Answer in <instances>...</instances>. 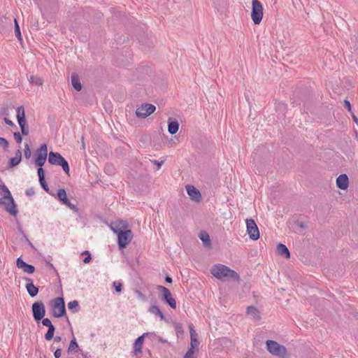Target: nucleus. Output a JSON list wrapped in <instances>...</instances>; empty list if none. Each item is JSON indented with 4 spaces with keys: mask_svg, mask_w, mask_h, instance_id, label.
<instances>
[{
    "mask_svg": "<svg viewBox=\"0 0 358 358\" xmlns=\"http://www.w3.org/2000/svg\"><path fill=\"white\" fill-rule=\"evenodd\" d=\"M189 328L190 339H191V342H190L191 348L189 349L194 350V348L195 347H197L199 344V342L197 339L198 335H197L196 331L194 330L192 324H190L189 326Z\"/></svg>",
    "mask_w": 358,
    "mask_h": 358,
    "instance_id": "a211bd4d",
    "label": "nucleus"
},
{
    "mask_svg": "<svg viewBox=\"0 0 358 358\" xmlns=\"http://www.w3.org/2000/svg\"><path fill=\"white\" fill-rule=\"evenodd\" d=\"M67 358H73V357H67Z\"/></svg>",
    "mask_w": 358,
    "mask_h": 358,
    "instance_id": "774afa93",
    "label": "nucleus"
},
{
    "mask_svg": "<svg viewBox=\"0 0 358 358\" xmlns=\"http://www.w3.org/2000/svg\"><path fill=\"white\" fill-rule=\"evenodd\" d=\"M48 155V157H62V155L59 152L52 151H50Z\"/></svg>",
    "mask_w": 358,
    "mask_h": 358,
    "instance_id": "de8ad7c7",
    "label": "nucleus"
},
{
    "mask_svg": "<svg viewBox=\"0 0 358 358\" xmlns=\"http://www.w3.org/2000/svg\"><path fill=\"white\" fill-rule=\"evenodd\" d=\"M336 186L338 188L345 190L349 186V179L346 174H341L336 178Z\"/></svg>",
    "mask_w": 358,
    "mask_h": 358,
    "instance_id": "f3484780",
    "label": "nucleus"
},
{
    "mask_svg": "<svg viewBox=\"0 0 358 358\" xmlns=\"http://www.w3.org/2000/svg\"><path fill=\"white\" fill-rule=\"evenodd\" d=\"M81 140H82L83 147H84V138L82 137Z\"/></svg>",
    "mask_w": 358,
    "mask_h": 358,
    "instance_id": "338daca9",
    "label": "nucleus"
},
{
    "mask_svg": "<svg viewBox=\"0 0 358 358\" xmlns=\"http://www.w3.org/2000/svg\"><path fill=\"white\" fill-rule=\"evenodd\" d=\"M39 182L41 185V187L47 192H49V187H48V185H47L45 180V178L43 180H39Z\"/></svg>",
    "mask_w": 358,
    "mask_h": 358,
    "instance_id": "58836bf2",
    "label": "nucleus"
},
{
    "mask_svg": "<svg viewBox=\"0 0 358 358\" xmlns=\"http://www.w3.org/2000/svg\"><path fill=\"white\" fill-rule=\"evenodd\" d=\"M90 254L89 251L87 250H85V252H83V255H87Z\"/></svg>",
    "mask_w": 358,
    "mask_h": 358,
    "instance_id": "0e129e2a",
    "label": "nucleus"
},
{
    "mask_svg": "<svg viewBox=\"0 0 358 358\" xmlns=\"http://www.w3.org/2000/svg\"><path fill=\"white\" fill-rule=\"evenodd\" d=\"M48 162L52 165L61 166L66 173L69 172V166L65 158H48Z\"/></svg>",
    "mask_w": 358,
    "mask_h": 358,
    "instance_id": "ddd939ff",
    "label": "nucleus"
},
{
    "mask_svg": "<svg viewBox=\"0 0 358 358\" xmlns=\"http://www.w3.org/2000/svg\"><path fill=\"white\" fill-rule=\"evenodd\" d=\"M22 236H23V238L25 239L26 241L29 240L25 234H24Z\"/></svg>",
    "mask_w": 358,
    "mask_h": 358,
    "instance_id": "680f3d73",
    "label": "nucleus"
},
{
    "mask_svg": "<svg viewBox=\"0 0 358 358\" xmlns=\"http://www.w3.org/2000/svg\"><path fill=\"white\" fill-rule=\"evenodd\" d=\"M35 194L34 188L31 187L26 190V194L29 196H31Z\"/></svg>",
    "mask_w": 358,
    "mask_h": 358,
    "instance_id": "49530a36",
    "label": "nucleus"
},
{
    "mask_svg": "<svg viewBox=\"0 0 358 358\" xmlns=\"http://www.w3.org/2000/svg\"><path fill=\"white\" fill-rule=\"evenodd\" d=\"M4 121L8 125H10V126L14 125L13 122L11 120H8V118H4Z\"/></svg>",
    "mask_w": 358,
    "mask_h": 358,
    "instance_id": "603ef678",
    "label": "nucleus"
},
{
    "mask_svg": "<svg viewBox=\"0 0 358 358\" xmlns=\"http://www.w3.org/2000/svg\"><path fill=\"white\" fill-rule=\"evenodd\" d=\"M157 290L161 292L162 299L168 304L171 308H176V301L175 299L172 296L170 290L162 285H158L157 287Z\"/></svg>",
    "mask_w": 358,
    "mask_h": 358,
    "instance_id": "6e6552de",
    "label": "nucleus"
},
{
    "mask_svg": "<svg viewBox=\"0 0 358 358\" xmlns=\"http://www.w3.org/2000/svg\"><path fill=\"white\" fill-rule=\"evenodd\" d=\"M30 83H31L32 85H38V86H41L43 85V80L40 77H35V76H30L29 79Z\"/></svg>",
    "mask_w": 358,
    "mask_h": 358,
    "instance_id": "7c9ffc66",
    "label": "nucleus"
},
{
    "mask_svg": "<svg viewBox=\"0 0 358 358\" xmlns=\"http://www.w3.org/2000/svg\"><path fill=\"white\" fill-rule=\"evenodd\" d=\"M45 264H46V266H48L50 267L51 268H52L53 270H55V267H54L53 264H51L50 262L46 261V262H45Z\"/></svg>",
    "mask_w": 358,
    "mask_h": 358,
    "instance_id": "5fc2aeb1",
    "label": "nucleus"
},
{
    "mask_svg": "<svg viewBox=\"0 0 358 358\" xmlns=\"http://www.w3.org/2000/svg\"><path fill=\"white\" fill-rule=\"evenodd\" d=\"M297 225H298L299 227H302V228L305 227V226H304V224H303V223H302V222H298V223H297Z\"/></svg>",
    "mask_w": 358,
    "mask_h": 358,
    "instance_id": "bf43d9fd",
    "label": "nucleus"
},
{
    "mask_svg": "<svg viewBox=\"0 0 358 358\" xmlns=\"http://www.w3.org/2000/svg\"><path fill=\"white\" fill-rule=\"evenodd\" d=\"M0 189L4 192L3 197L0 198V204L4 205L5 210L10 215L15 216L17 210L10 192L4 184L0 185Z\"/></svg>",
    "mask_w": 358,
    "mask_h": 358,
    "instance_id": "f03ea898",
    "label": "nucleus"
},
{
    "mask_svg": "<svg viewBox=\"0 0 358 358\" xmlns=\"http://www.w3.org/2000/svg\"><path fill=\"white\" fill-rule=\"evenodd\" d=\"M22 158H10L8 162V169H13L21 162Z\"/></svg>",
    "mask_w": 358,
    "mask_h": 358,
    "instance_id": "2f4dec72",
    "label": "nucleus"
},
{
    "mask_svg": "<svg viewBox=\"0 0 358 358\" xmlns=\"http://www.w3.org/2000/svg\"><path fill=\"white\" fill-rule=\"evenodd\" d=\"M277 252L278 255L283 256L287 259L290 258V252L287 247L282 243H279L277 245Z\"/></svg>",
    "mask_w": 358,
    "mask_h": 358,
    "instance_id": "412c9836",
    "label": "nucleus"
},
{
    "mask_svg": "<svg viewBox=\"0 0 358 358\" xmlns=\"http://www.w3.org/2000/svg\"><path fill=\"white\" fill-rule=\"evenodd\" d=\"M15 35L19 41H22V36L21 32L20 29V26L17 23V21L16 19H15Z\"/></svg>",
    "mask_w": 358,
    "mask_h": 358,
    "instance_id": "473e14b6",
    "label": "nucleus"
},
{
    "mask_svg": "<svg viewBox=\"0 0 358 358\" xmlns=\"http://www.w3.org/2000/svg\"><path fill=\"white\" fill-rule=\"evenodd\" d=\"M71 84L76 90H77V91L81 90L82 85L80 82L78 77L76 75L71 76Z\"/></svg>",
    "mask_w": 358,
    "mask_h": 358,
    "instance_id": "bb28decb",
    "label": "nucleus"
},
{
    "mask_svg": "<svg viewBox=\"0 0 358 358\" xmlns=\"http://www.w3.org/2000/svg\"><path fill=\"white\" fill-rule=\"evenodd\" d=\"M210 273L217 279L225 282L229 280L239 281L240 275L229 267L222 264H215L210 268Z\"/></svg>",
    "mask_w": 358,
    "mask_h": 358,
    "instance_id": "f257e3e1",
    "label": "nucleus"
},
{
    "mask_svg": "<svg viewBox=\"0 0 358 358\" xmlns=\"http://www.w3.org/2000/svg\"><path fill=\"white\" fill-rule=\"evenodd\" d=\"M66 206H68L70 209L73 210L74 212H78L79 209L76 205L71 203L69 201L65 203Z\"/></svg>",
    "mask_w": 358,
    "mask_h": 358,
    "instance_id": "4c0bfd02",
    "label": "nucleus"
},
{
    "mask_svg": "<svg viewBox=\"0 0 358 358\" xmlns=\"http://www.w3.org/2000/svg\"><path fill=\"white\" fill-rule=\"evenodd\" d=\"M61 355H62V349L61 348H57L54 352V356H55V358H60Z\"/></svg>",
    "mask_w": 358,
    "mask_h": 358,
    "instance_id": "a18cd8bd",
    "label": "nucleus"
},
{
    "mask_svg": "<svg viewBox=\"0 0 358 358\" xmlns=\"http://www.w3.org/2000/svg\"><path fill=\"white\" fill-rule=\"evenodd\" d=\"M24 280L27 282L25 287L29 296L31 297L36 296L38 293V287L34 285L32 279L29 278H24Z\"/></svg>",
    "mask_w": 358,
    "mask_h": 358,
    "instance_id": "dca6fc26",
    "label": "nucleus"
},
{
    "mask_svg": "<svg viewBox=\"0 0 358 358\" xmlns=\"http://www.w3.org/2000/svg\"><path fill=\"white\" fill-rule=\"evenodd\" d=\"M150 162L153 164L154 165H156L157 167L155 169V171L159 170L161 166L164 163V160L162 161H157V160H152L149 159Z\"/></svg>",
    "mask_w": 358,
    "mask_h": 358,
    "instance_id": "f704fd0d",
    "label": "nucleus"
},
{
    "mask_svg": "<svg viewBox=\"0 0 358 358\" xmlns=\"http://www.w3.org/2000/svg\"><path fill=\"white\" fill-rule=\"evenodd\" d=\"M51 313L55 317H62L66 315L65 302L63 297H57L50 302Z\"/></svg>",
    "mask_w": 358,
    "mask_h": 358,
    "instance_id": "7ed1b4c3",
    "label": "nucleus"
},
{
    "mask_svg": "<svg viewBox=\"0 0 358 358\" xmlns=\"http://www.w3.org/2000/svg\"><path fill=\"white\" fill-rule=\"evenodd\" d=\"M32 315L34 320L39 322L44 317L45 315V308L43 301H36L31 306Z\"/></svg>",
    "mask_w": 358,
    "mask_h": 358,
    "instance_id": "0eeeda50",
    "label": "nucleus"
},
{
    "mask_svg": "<svg viewBox=\"0 0 358 358\" xmlns=\"http://www.w3.org/2000/svg\"><path fill=\"white\" fill-rule=\"evenodd\" d=\"M246 312L248 315H250L253 317L254 321H259L261 316L259 315V310L254 306H250L247 308Z\"/></svg>",
    "mask_w": 358,
    "mask_h": 358,
    "instance_id": "6ab92c4d",
    "label": "nucleus"
},
{
    "mask_svg": "<svg viewBox=\"0 0 358 358\" xmlns=\"http://www.w3.org/2000/svg\"><path fill=\"white\" fill-rule=\"evenodd\" d=\"M172 278L169 275L165 277V282L167 283H172Z\"/></svg>",
    "mask_w": 358,
    "mask_h": 358,
    "instance_id": "864d4df0",
    "label": "nucleus"
},
{
    "mask_svg": "<svg viewBox=\"0 0 358 358\" xmlns=\"http://www.w3.org/2000/svg\"><path fill=\"white\" fill-rule=\"evenodd\" d=\"M266 348L271 355L279 358H286L287 357L286 348L275 341L268 340L266 341Z\"/></svg>",
    "mask_w": 358,
    "mask_h": 358,
    "instance_id": "20e7f679",
    "label": "nucleus"
},
{
    "mask_svg": "<svg viewBox=\"0 0 358 358\" xmlns=\"http://www.w3.org/2000/svg\"><path fill=\"white\" fill-rule=\"evenodd\" d=\"M113 286L115 287V291L117 292H120L122 291V284L120 282H113Z\"/></svg>",
    "mask_w": 358,
    "mask_h": 358,
    "instance_id": "79ce46f5",
    "label": "nucleus"
},
{
    "mask_svg": "<svg viewBox=\"0 0 358 358\" xmlns=\"http://www.w3.org/2000/svg\"><path fill=\"white\" fill-rule=\"evenodd\" d=\"M78 350H79L78 344L76 338L73 337V339L70 341L67 352H77Z\"/></svg>",
    "mask_w": 358,
    "mask_h": 358,
    "instance_id": "c85d7f7f",
    "label": "nucleus"
},
{
    "mask_svg": "<svg viewBox=\"0 0 358 358\" xmlns=\"http://www.w3.org/2000/svg\"><path fill=\"white\" fill-rule=\"evenodd\" d=\"M48 146L43 143L36 150L35 157H48Z\"/></svg>",
    "mask_w": 358,
    "mask_h": 358,
    "instance_id": "393cba45",
    "label": "nucleus"
},
{
    "mask_svg": "<svg viewBox=\"0 0 358 358\" xmlns=\"http://www.w3.org/2000/svg\"><path fill=\"white\" fill-rule=\"evenodd\" d=\"M55 331V327L53 324L48 327V331L46 332V334H45V336H44L45 339L46 341L52 340L54 337Z\"/></svg>",
    "mask_w": 358,
    "mask_h": 358,
    "instance_id": "c756f323",
    "label": "nucleus"
},
{
    "mask_svg": "<svg viewBox=\"0 0 358 358\" xmlns=\"http://www.w3.org/2000/svg\"><path fill=\"white\" fill-rule=\"evenodd\" d=\"M186 189L191 199L197 202L201 199V194L200 192L193 185H187L186 186Z\"/></svg>",
    "mask_w": 358,
    "mask_h": 358,
    "instance_id": "2eb2a0df",
    "label": "nucleus"
},
{
    "mask_svg": "<svg viewBox=\"0 0 358 358\" xmlns=\"http://www.w3.org/2000/svg\"><path fill=\"white\" fill-rule=\"evenodd\" d=\"M248 234L251 240L257 241L259 238V231L255 221L250 218L246 219Z\"/></svg>",
    "mask_w": 358,
    "mask_h": 358,
    "instance_id": "1a4fd4ad",
    "label": "nucleus"
},
{
    "mask_svg": "<svg viewBox=\"0 0 358 358\" xmlns=\"http://www.w3.org/2000/svg\"><path fill=\"white\" fill-rule=\"evenodd\" d=\"M8 146V142L3 138L0 137V148L5 150Z\"/></svg>",
    "mask_w": 358,
    "mask_h": 358,
    "instance_id": "c9c22d12",
    "label": "nucleus"
},
{
    "mask_svg": "<svg viewBox=\"0 0 358 358\" xmlns=\"http://www.w3.org/2000/svg\"><path fill=\"white\" fill-rule=\"evenodd\" d=\"M150 334H151L144 333L143 335L140 336L136 339L134 343V353L135 355H137L138 354L142 352V347L144 341V338Z\"/></svg>",
    "mask_w": 358,
    "mask_h": 358,
    "instance_id": "4468645a",
    "label": "nucleus"
},
{
    "mask_svg": "<svg viewBox=\"0 0 358 358\" xmlns=\"http://www.w3.org/2000/svg\"><path fill=\"white\" fill-rule=\"evenodd\" d=\"M57 198L59 201H62L64 204L66 203V202L69 201L66 196V192L63 188L59 189L57 191Z\"/></svg>",
    "mask_w": 358,
    "mask_h": 358,
    "instance_id": "a878e982",
    "label": "nucleus"
},
{
    "mask_svg": "<svg viewBox=\"0 0 358 358\" xmlns=\"http://www.w3.org/2000/svg\"><path fill=\"white\" fill-rule=\"evenodd\" d=\"M149 312L157 315L160 317L161 320H165L166 317L163 313L160 310L159 308L157 306L152 305L149 308Z\"/></svg>",
    "mask_w": 358,
    "mask_h": 358,
    "instance_id": "b1692460",
    "label": "nucleus"
},
{
    "mask_svg": "<svg viewBox=\"0 0 358 358\" xmlns=\"http://www.w3.org/2000/svg\"><path fill=\"white\" fill-rule=\"evenodd\" d=\"M27 242L28 243V244H29L31 247H32V248L34 247V246H33V245H32V243L30 242V241H29V240L27 241Z\"/></svg>",
    "mask_w": 358,
    "mask_h": 358,
    "instance_id": "e2e57ef3",
    "label": "nucleus"
},
{
    "mask_svg": "<svg viewBox=\"0 0 358 358\" xmlns=\"http://www.w3.org/2000/svg\"><path fill=\"white\" fill-rule=\"evenodd\" d=\"M31 155V150H29L28 145H26V148L24 149V156L25 157H30Z\"/></svg>",
    "mask_w": 358,
    "mask_h": 358,
    "instance_id": "09e8293b",
    "label": "nucleus"
},
{
    "mask_svg": "<svg viewBox=\"0 0 358 358\" xmlns=\"http://www.w3.org/2000/svg\"><path fill=\"white\" fill-rule=\"evenodd\" d=\"M199 238L203 242V244L206 248H210L211 242L208 234L206 231H201L199 234Z\"/></svg>",
    "mask_w": 358,
    "mask_h": 358,
    "instance_id": "5701e85b",
    "label": "nucleus"
},
{
    "mask_svg": "<svg viewBox=\"0 0 358 358\" xmlns=\"http://www.w3.org/2000/svg\"><path fill=\"white\" fill-rule=\"evenodd\" d=\"M353 120L355 122H357V118L355 116H353Z\"/></svg>",
    "mask_w": 358,
    "mask_h": 358,
    "instance_id": "69168bd1",
    "label": "nucleus"
},
{
    "mask_svg": "<svg viewBox=\"0 0 358 358\" xmlns=\"http://www.w3.org/2000/svg\"><path fill=\"white\" fill-rule=\"evenodd\" d=\"M344 106L350 111L351 110V105L349 101H344Z\"/></svg>",
    "mask_w": 358,
    "mask_h": 358,
    "instance_id": "8fccbe9b",
    "label": "nucleus"
},
{
    "mask_svg": "<svg viewBox=\"0 0 358 358\" xmlns=\"http://www.w3.org/2000/svg\"><path fill=\"white\" fill-rule=\"evenodd\" d=\"M37 172L38 176V180H43L45 178L44 169L42 167L38 168Z\"/></svg>",
    "mask_w": 358,
    "mask_h": 358,
    "instance_id": "e433bc0d",
    "label": "nucleus"
},
{
    "mask_svg": "<svg viewBox=\"0 0 358 358\" xmlns=\"http://www.w3.org/2000/svg\"><path fill=\"white\" fill-rule=\"evenodd\" d=\"M134 234L131 229H124L120 231L117 236V245L120 250H122L129 244L133 238Z\"/></svg>",
    "mask_w": 358,
    "mask_h": 358,
    "instance_id": "423d86ee",
    "label": "nucleus"
},
{
    "mask_svg": "<svg viewBox=\"0 0 358 358\" xmlns=\"http://www.w3.org/2000/svg\"><path fill=\"white\" fill-rule=\"evenodd\" d=\"M194 350L189 349L184 356V358H193Z\"/></svg>",
    "mask_w": 358,
    "mask_h": 358,
    "instance_id": "37998d69",
    "label": "nucleus"
},
{
    "mask_svg": "<svg viewBox=\"0 0 358 358\" xmlns=\"http://www.w3.org/2000/svg\"><path fill=\"white\" fill-rule=\"evenodd\" d=\"M16 266L17 268H21L24 273L31 274L35 271V267L26 263L21 257H18L16 260Z\"/></svg>",
    "mask_w": 358,
    "mask_h": 358,
    "instance_id": "f8f14e48",
    "label": "nucleus"
},
{
    "mask_svg": "<svg viewBox=\"0 0 358 358\" xmlns=\"http://www.w3.org/2000/svg\"><path fill=\"white\" fill-rule=\"evenodd\" d=\"M54 340L55 342H60L62 341V337L57 336L55 337Z\"/></svg>",
    "mask_w": 358,
    "mask_h": 358,
    "instance_id": "13d9d810",
    "label": "nucleus"
},
{
    "mask_svg": "<svg viewBox=\"0 0 358 358\" xmlns=\"http://www.w3.org/2000/svg\"><path fill=\"white\" fill-rule=\"evenodd\" d=\"M14 138L16 141L17 143H21L22 142V136L20 133H14Z\"/></svg>",
    "mask_w": 358,
    "mask_h": 358,
    "instance_id": "c03bdc74",
    "label": "nucleus"
},
{
    "mask_svg": "<svg viewBox=\"0 0 358 358\" xmlns=\"http://www.w3.org/2000/svg\"><path fill=\"white\" fill-rule=\"evenodd\" d=\"M17 112V120L19 124V126L21 129V131L23 135H28V130L26 129L25 125H26V120H25V113H24V109L23 106H19L16 108Z\"/></svg>",
    "mask_w": 358,
    "mask_h": 358,
    "instance_id": "9b49d317",
    "label": "nucleus"
},
{
    "mask_svg": "<svg viewBox=\"0 0 358 358\" xmlns=\"http://www.w3.org/2000/svg\"><path fill=\"white\" fill-rule=\"evenodd\" d=\"M19 231L22 234V235H23L24 234V231L22 230V229L21 227H19Z\"/></svg>",
    "mask_w": 358,
    "mask_h": 358,
    "instance_id": "052dcab7",
    "label": "nucleus"
},
{
    "mask_svg": "<svg viewBox=\"0 0 358 358\" xmlns=\"http://www.w3.org/2000/svg\"><path fill=\"white\" fill-rule=\"evenodd\" d=\"M135 293L136 294L137 296L141 299L142 301H146L147 300V297L145 296V295H144L141 291L136 289L135 291Z\"/></svg>",
    "mask_w": 358,
    "mask_h": 358,
    "instance_id": "a19ab883",
    "label": "nucleus"
},
{
    "mask_svg": "<svg viewBox=\"0 0 358 358\" xmlns=\"http://www.w3.org/2000/svg\"><path fill=\"white\" fill-rule=\"evenodd\" d=\"M176 330L178 332H180V331H182V327L180 324H177L176 325Z\"/></svg>",
    "mask_w": 358,
    "mask_h": 358,
    "instance_id": "6e6d98bb",
    "label": "nucleus"
},
{
    "mask_svg": "<svg viewBox=\"0 0 358 358\" xmlns=\"http://www.w3.org/2000/svg\"><path fill=\"white\" fill-rule=\"evenodd\" d=\"M68 308L69 310L73 313H77L80 310V306L78 301L76 300H73L68 303Z\"/></svg>",
    "mask_w": 358,
    "mask_h": 358,
    "instance_id": "cd10ccee",
    "label": "nucleus"
},
{
    "mask_svg": "<svg viewBox=\"0 0 358 358\" xmlns=\"http://www.w3.org/2000/svg\"><path fill=\"white\" fill-rule=\"evenodd\" d=\"M41 321L42 322V324L47 327H48L52 324L50 320L48 317H46V318L43 317Z\"/></svg>",
    "mask_w": 358,
    "mask_h": 358,
    "instance_id": "ea45409f",
    "label": "nucleus"
},
{
    "mask_svg": "<svg viewBox=\"0 0 358 358\" xmlns=\"http://www.w3.org/2000/svg\"><path fill=\"white\" fill-rule=\"evenodd\" d=\"M264 15L263 6L259 0H252L251 18L255 24H259Z\"/></svg>",
    "mask_w": 358,
    "mask_h": 358,
    "instance_id": "39448f33",
    "label": "nucleus"
},
{
    "mask_svg": "<svg viewBox=\"0 0 358 358\" xmlns=\"http://www.w3.org/2000/svg\"><path fill=\"white\" fill-rule=\"evenodd\" d=\"M91 259H92L91 255L88 254V255L83 259V262L85 264H87L91 261Z\"/></svg>",
    "mask_w": 358,
    "mask_h": 358,
    "instance_id": "3c124183",
    "label": "nucleus"
},
{
    "mask_svg": "<svg viewBox=\"0 0 358 358\" xmlns=\"http://www.w3.org/2000/svg\"><path fill=\"white\" fill-rule=\"evenodd\" d=\"M156 108L154 105L150 103H143L137 108L136 115L138 117L145 118L155 110Z\"/></svg>",
    "mask_w": 358,
    "mask_h": 358,
    "instance_id": "9d476101",
    "label": "nucleus"
},
{
    "mask_svg": "<svg viewBox=\"0 0 358 358\" xmlns=\"http://www.w3.org/2000/svg\"><path fill=\"white\" fill-rule=\"evenodd\" d=\"M158 341L159 342L162 343H166L167 341L166 340H164L163 338L162 337H159L158 338Z\"/></svg>",
    "mask_w": 358,
    "mask_h": 358,
    "instance_id": "4d7b16f0",
    "label": "nucleus"
},
{
    "mask_svg": "<svg viewBox=\"0 0 358 358\" xmlns=\"http://www.w3.org/2000/svg\"><path fill=\"white\" fill-rule=\"evenodd\" d=\"M168 131L171 134H175L177 133L179 129V124L177 120H169L168 122Z\"/></svg>",
    "mask_w": 358,
    "mask_h": 358,
    "instance_id": "4be33fe9",
    "label": "nucleus"
},
{
    "mask_svg": "<svg viewBox=\"0 0 358 358\" xmlns=\"http://www.w3.org/2000/svg\"><path fill=\"white\" fill-rule=\"evenodd\" d=\"M47 158H35L34 164L38 168L42 167L46 162Z\"/></svg>",
    "mask_w": 358,
    "mask_h": 358,
    "instance_id": "72a5a7b5",
    "label": "nucleus"
},
{
    "mask_svg": "<svg viewBox=\"0 0 358 358\" xmlns=\"http://www.w3.org/2000/svg\"><path fill=\"white\" fill-rule=\"evenodd\" d=\"M127 227V224L125 222H120V223H111L110 229L111 230L118 236V233L120 231H122L124 229H126Z\"/></svg>",
    "mask_w": 358,
    "mask_h": 358,
    "instance_id": "aec40b11",
    "label": "nucleus"
}]
</instances>
